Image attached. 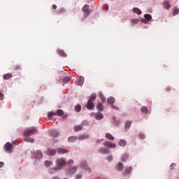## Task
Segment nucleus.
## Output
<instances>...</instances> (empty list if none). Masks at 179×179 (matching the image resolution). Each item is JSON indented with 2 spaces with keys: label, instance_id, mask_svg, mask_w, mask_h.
Returning a JSON list of instances; mask_svg holds the SVG:
<instances>
[{
  "label": "nucleus",
  "instance_id": "f257e3e1",
  "mask_svg": "<svg viewBox=\"0 0 179 179\" xmlns=\"http://www.w3.org/2000/svg\"><path fill=\"white\" fill-rule=\"evenodd\" d=\"M65 164H66V159L64 158L57 159L56 160L57 170H62L65 167Z\"/></svg>",
  "mask_w": 179,
  "mask_h": 179
},
{
  "label": "nucleus",
  "instance_id": "f03ea898",
  "mask_svg": "<svg viewBox=\"0 0 179 179\" xmlns=\"http://www.w3.org/2000/svg\"><path fill=\"white\" fill-rule=\"evenodd\" d=\"M24 136L26 138L31 136V135H36V134H38V130L37 129V127H30L28 129H27L24 132Z\"/></svg>",
  "mask_w": 179,
  "mask_h": 179
},
{
  "label": "nucleus",
  "instance_id": "7ed1b4c3",
  "mask_svg": "<svg viewBox=\"0 0 179 179\" xmlns=\"http://www.w3.org/2000/svg\"><path fill=\"white\" fill-rule=\"evenodd\" d=\"M4 150H6V152H7L8 153H11L12 150H13V148H12V143H6L4 145Z\"/></svg>",
  "mask_w": 179,
  "mask_h": 179
},
{
  "label": "nucleus",
  "instance_id": "20e7f679",
  "mask_svg": "<svg viewBox=\"0 0 179 179\" xmlns=\"http://www.w3.org/2000/svg\"><path fill=\"white\" fill-rule=\"evenodd\" d=\"M82 11L85 13V16H89V15H90V11L89 10V5L85 4L83 7Z\"/></svg>",
  "mask_w": 179,
  "mask_h": 179
},
{
  "label": "nucleus",
  "instance_id": "39448f33",
  "mask_svg": "<svg viewBox=\"0 0 179 179\" xmlns=\"http://www.w3.org/2000/svg\"><path fill=\"white\" fill-rule=\"evenodd\" d=\"M103 146H106V148H110V149H115L116 145L115 144L110 142V141H106L103 143Z\"/></svg>",
  "mask_w": 179,
  "mask_h": 179
},
{
  "label": "nucleus",
  "instance_id": "423d86ee",
  "mask_svg": "<svg viewBox=\"0 0 179 179\" xmlns=\"http://www.w3.org/2000/svg\"><path fill=\"white\" fill-rule=\"evenodd\" d=\"M162 5H163L164 9H170V8H171V4H170V1H169L167 0L164 1Z\"/></svg>",
  "mask_w": 179,
  "mask_h": 179
},
{
  "label": "nucleus",
  "instance_id": "0eeeda50",
  "mask_svg": "<svg viewBox=\"0 0 179 179\" xmlns=\"http://www.w3.org/2000/svg\"><path fill=\"white\" fill-rule=\"evenodd\" d=\"M73 129L75 132H79V131H82L83 129V125L78 124L73 127Z\"/></svg>",
  "mask_w": 179,
  "mask_h": 179
},
{
  "label": "nucleus",
  "instance_id": "6e6552de",
  "mask_svg": "<svg viewBox=\"0 0 179 179\" xmlns=\"http://www.w3.org/2000/svg\"><path fill=\"white\" fill-rule=\"evenodd\" d=\"M131 125H132V121H131V120H127L124 123V129H126V131H128V129H129V128H131Z\"/></svg>",
  "mask_w": 179,
  "mask_h": 179
},
{
  "label": "nucleus",
  "instance_id": "1a4fd4ad",
  "mask_svg": "<svg viewBox=\"0 0 179 179\" xmlns=\"http://www.w3.org/2000/svg\"><path fill=\"white\" fill-rule=\"evenodd\" d=\"M78 170V167L76 166H73V168H71L68 172L67 174L69 175H72V174H75V173H76V171Z\"/></svg>",
  "mask_w": 179,
  "mask_h": 179
},
{
  "label": "nucleus",
  "instance_id": "9d476101",
  "mask_svg": "<svg viewBox=\"0 0 179 179\" xmlns=\"http://www.w3.org/2000/svg\"><path fill=\"white\" fill-rule=\"evenodd\" d=\"M69 151L65 148H59L57 149V153L59 155H64V153H68Z\"/></svg>",
  "mask_w": 179,
  "mask_h": 179
},
{
  "label": "nucleus",
  "instance_id": "9b49d317",
  "mask_svg": "<svg viewBox=\"0 0 179 179\" xmlns=\"http://www.w3.org/2000/svg\"><path fill=\"white\" fill-rule=\"evenodd\" d=\"M50 135L52 138H58L59 136V132L56 130H52L50 131Z\"/></svg>",
  "mask_w": 179,
  "mask_h": 179
},
{
  "label": "nucleus",
  "instance_id": "f8f14e48",
  "mask_svg": "<svg viewBox=\"0 0 179 179\" xmlns=\"http://www.w3.org/2000/svg\"><path fill=\"white\" fill-rule=\"evenodd\" d=\"M87 108L88 110H94V103L93 102H87Z\"/></svg>",
  "mask_w": 179,
  "mask_h": 179
},
{
  "label": "nucleus",
  "instance_id": "ddd939ff",
  "mask_svg": "<svg viewBox=\"0 0 179 179\" xmlns=\"http://www.w3.org/2000/svg\"><path fill=\"white\" fill-rule=\"evenodd\" d=\"M117 171H122L124 170V164H122V162L117 164Z\"/></svg>",
  "mask_w": 179,
  "mask_h": 179
},
{
  "label": "nucleus",
  "instance_id": "4468645a",
  "mask_svg": "<svg viewBox=\"0 0 179 179\" xmlns=\"http://www.w3.org/2000/svg\"><path fill=\"white\" fill-rule=\"evenodd\" d=\"M132 171L131 166H127L124 172V176H128Z\"/></svg>",
  "mask_w": 179,
  "mask_h": 179
},
{
  "label": "nucleus",
  "instance_id": "2eb2a0df",
  "mask_svg": "<svg viewBox=\"0 0 179 179\" xmlns=\"http://www.w3.org/2000/svg\"><path fill=\"white\" fill-rule=\"evenodd\" d=\"M13 75L10 73H8L3 75V78L5 80H9V79H10V78H12Z\"/></svg>",
  "mask_w": 179,
  "mask_h": 179
},
{
  "label": "nucleus",
  "instance_id": "dca6fc26",
  "mask_svg": "<svg viewBox=\"0 0 179 179\" xmlns=\"http://www.w3.org/2000/svg\"><path fill=\"white\" fill-rule=\"evenodd\" d=\"M56 153H57V151L55 150L49 149L47 151V155H48L49 156H55V155H56Z\"/></svg>",
  "mask_w": 179,
  "mask_h": 179
},
{
  "label": "nucleus",
  "instance_id": "f3484780",
  "mask_svg": "<svg viewBox=\"0 0 179 179\" xmlns=\"http://www.w3.org/2000/svg\"><path fill=\"white\" fill-rule=\"evenodd\" d=\"M35 156L36 159H41V157H43V152L40 150H37L35 152Z\"/></svg>",
  "mask_w": 179,
  "mask_h": 179
},
{
  "label": "nucleus",
  "instance_id": "a211bd4d",
  "mask_svg": "<svg viewBox=\"0 0 179 179\" xmlns=\"http://www.w3.org/2000/svg\"><path fill=\"white\" fill-rule=\"evenodd\" d=\"M107 102L108 103V104H114L115 103V98L110 96L108 99Z\"/></svg>",
  "mask_w": 179,
  "mask_h": 179
},
{
  "label": "nucleus",
  "instance_id": "6ab92c4d",
  "mask_svg": "<svg viewBox=\"0 0 179 179\" xmlns=\"http://www.w3.org/2000/svg\"><path fill=\"white\" fill-rule=\"evenodd\" d=\"M69 142L73 143L78 141V137L76 136H70L68 138Z\"/></svg>",
  "mask_w": 179,
  "mask_h": 179
},
{
  "label": "nucleus",
  "instance_id": "aec40b11",
  "mask_svg": "<svg viewBox=\"0 0 179 179\" xmlns=\"http://www.w3.org/2000/svg\"><path fill=\"white\" fill-rule=\"evenodd\" d=\"M85 83V80L83 78H80L77 81H76V84L78 86H82Z\"/></svg>",
  "mask_w": 179,
  "mask_h": 179
},
{
  "label": "nucleus",
  "instance_id": "412c9836",
  "mask_svg": "<svg viewBox=\"0 0 179 179\" xmlns=\"http://www.w3.org/2000/svg\"><path fill=\"white\" fill-rule=\"evenodd\" d=\"M96 100V94H92L88 100V102L90 103H93V101H94Z\"/></svg>",
  "mask_w": 179,
  "mask_h": 179
},
{
  "label": "nucleus",
  "instance_id": "4be33fe9",
  "mask_svg": "<svg viewBox=\"0 0 179 179\" xmlns=\"http://www.w3.org/2000/svg\"><path fill=\"white\" fill-rule=\"evenodd\" d=\"M95 118L96 120H103V118H104V115H103L101 113H96Z\"/></svg>",
  "mask_w": 179,
  "mask_h": 179
},
{
  "label": "nucleus",
  "instance_id": "5701e85b",
  "mask_svg": "<svg viewBox=\"0 0 179 179\" xmlns=\"http://www.w3.org/2000/svg\"><path fill=\"white\" fill-rule=\"evenodd\" d=\"M105 138H106V139H109V141H114V136H113L110 133H106Z\"/></svg>",
  "mask_w": 179,
  "mask_h": 179
},
{
  "label": "nucleus",
  "instance_id": "b1692460",
  "mask_svg": "<svg viewBox=\"0 0 179 179\" xmlns=\"http://www.w3.org/2000/svg\"><path fill=\"white\" fill-rule=\"evenodd\" d=\"M55 115H58L59 117H62V115H64V110H61V109H58L56 112H55Z\"/></svg>",
  "mask_w": 179,
  "mask_h": 179
},
{
  "label": "nucleus",
  "instance_id": "393cba45",
  "mask_svg": "<svg viewBox=\"0 0 179 179\" xmlns=\"http://www.w3.org/2000/svg\"><path fill=\"white\" fill-rule=\"evenodd\" d=\"M101 153H103V155H108L110 153V150L107 148L101 149L99 150Z\"/></svg>",
  "mask_w": 179,
  "mask_h": 179
},
{
  "label": "nucleus",
  "instance_id": "a878e982",
  "mask_svg": "<svg viewBox=\"0 0 179 179\" xmlns=\"http://www.w3.org/2000/svg\"><path fill=\"white\" fill-rule=\"evenodd\" d=\"M133 12L134 13H136L137 15H141L142 14V11L141 10V9H139L138 8H133Z\"/></svg>",
  "mask_w": 179,
  "mask_h": 179
},
{
  "label": "nucleus",
  "instance_id": "bb28decb",
  "mask_svg": "<svg viewBox=\"0 0 179 179\" xmlns=\"http://www.w3.org/2000/svg\"><path fill=\"white\" fill-rule=\"evenodd\" d=\"M57 171H58V169H57V167H55V168H50V169H49L48 173H49V174H54Z\"/></svg>",
  "mask_w": 179,
  "mask_h": 179
},
{
  "label": "nucleus",
  "instance_id": "cd10ccee",
  "mask_svg": "<svg viewBox=\"0 0 179 179\" xmlns=\"http://www.w3.org/2000/svg\"><path fill=\"white\" fill-rule=\"evenodd\" d=\"M104 107L103 106V103H99L97 106H96V109L98 110V111H103Z\"/></svg>",
  "mask_w": 179,
  "mask_h": 179
},
{
  "label": "nucleus",
  "instance_id": "c85d7f7f",
  "mask_svg": "<svg viewBox=\"0 0 179 179\" xmlns=\"http://www.w3.org/2000/svg\"><path fill=\"white\" fill-rule=\"evenodd\" d=\"M120 146H127V141L122 139L119 141Z\"/></svg>",
  "mask_w": 179,
  "mask_h": 179
},
{
  "label": "nucleus",
  "instance_id": "c756f323",
  "mask_svg": "<svg viewBox=\"0 0 179 179\" xmlns=\"http://www.w3.org/2000/svg\"><path fill=\"white\" fill-rule=\"evenodd\" d=\"M44 165L46 167H51V166H52V162L51 161H45L44 162Z\"/></svg>",
  "mask_w": 179,
  "mask_h": 179
},
{
  "label": "nucleus",
  "instance_id": "7c9ffc66",
  "mask_svg": "<svg viewBox=\"0 0 179 179\" xmlns=\"http://www.w3.org/2000/svg\"><path fill=\"white\" fill-rule=\"evenodd\" d=\"M141 113H143V114H148V107H146V106H143V107L141 108Z\"/></svg>",
  "mask_w": 179,
  "mask_h": 179
},
{
  "label": "nucleus",
  "instance_id": "2f4dec72",
  "mask_svg": "<svg viewBox=\"0 0 179 179\" xmlns=\"http://www.w3.org/2000/svg\"><path fill=\"white\" fill-rule=\"evenodd\" d=\"M54 115H56L55 112H49L48 114V117L49 120H52V117H54Z\"/></svg>",
  "mask_w": 179,
  "mask_h": 179
},
{
  "label": "nucleus",
  "instance_id": "473e14b6",
  "mask_svg": "<svg viewBox=\"0 0 179 179\" xmlns=\"http://www.w3.org/2000/svg\"><path fill=\"white\" fill-rule=\"evenodd\" d=\"M80 110H82V106L80 105L76 106L75 110L76 113H80Z\"/></svg>",
  "mask_w": 179,
  "mask_h": 179
},
{
  "label": "nucleus",
  "instance_id": "72a5a7b5",
  "mask_svg": "<svg viewBox=\"0 0 179 179\" xmlns=\"http://www.w3.org/2000/svg\"><path fill=\"white\" fill-rule=\"evenodd\" d=\"M13 69H15V71H19L22 69V66H20V64H16L13 66Z\"/></svg>",
  "mask_w": 179,
  "mask_h": 179
},
{
  "label": "nucleus",
  "instance_id": "f704fd0d",
  "mask_svg": "<svg viewBox=\"0 0 179 179\" xmlns=\"http://www.w3.org/2000/svg\"><path fill=\"white\" fill-rule=\"evenodd\" d=\"M139 23V19H133L131 20V24L134 26L135 24H138Z\"/></svg>",
  "mask_w": 179,
  "mask_h": 179
},
{
  "label": "nucleus",
  "instance_id": "c9c22d12",
  "mask_svg": "<svg viewBox=\"0 0 179 179\" xmlns=\"http://www.w3.org/2000/svg\"><path fill=\"white\" fill-rule=\"evenodd\" d=\"M144 17L146 20H152V15L150 14H145Z\"/></svg>",
  "mask_w": 179,
  "mask_h": 179
},
{
  "label": "nucleus",
  "instance_id": "e433bc0d",
  "mask_svg": "<svg viewBox=\"0 0 179 179\" xmlns=\"http://www.w3.org/2000/svg\"><path fill=\"white\" fill-rule=\"evenodd\" d=\"M64 82L68 83L69 80H71V76H65L63 78Z\"/></svg>",
  "mask_w": 179,
  "mask_h": 179
},
{
  "label": "nucleus",
  "instance_id": "4c0bfd02",
  "mask_svg": "<svg viewBox=\"0 0 179 179\" xmlns=\"http://www.w3.org/2000/svg\"><path fill=\"white\" fill-rule=\"evenodd\" d=\"M25 141L26 142H31V143H33V142H34V139L31 138L27 137L25 138Z\"/></svg>",
  "mask_w": 179,
  "mask_h": 179
},
{
  "label": "nucleus",
  "instance_id": "58836bf2",
  "mask_svg": "<svg viewBox=\"0 0 179 179\" xmlns=\"http://www.w3.org/2000/svg\"><path fill=\"white\" fill-rule=\"evenodd\" d=\"M58 53L62 57H66V55L64 50H60L58 51Z\"/></svg>",
  "mask_w": 179,
  "mask_h": 179
},
{
  "label": "nucleus",
  "instance_id": "ea45409f",
  "mask_svg": "<svg viewBox=\"0 0 179 179\" xmlns=\"http://www.w3.org/2000/svg\"><path fill=\"white\" fill-rule=\"evenodd\" d=\"M72 164H73V160L72 159L69 160L67 162V166H69L70 167H71Z\"/></svg>",
  "mask_w": 179,
  "mask_h": 179
},
{
  "label": "nucleus",
  "instance_id": "a19ab883",
  "mask_svg": "<svg viewBox=\"0 0 179 179\" xmlns=\"http://www.w3.org/2000/svg\"><path fill=\"white\" fill-rule=\"evenodd\" d=\"M126 160H128V156L127 155H124L122 157V162H126Z\"/></svg>",
  "mask_w": 179,
  "mask_h": 179
},
{
  "label": "nucleus",
  "instance_id": "79ce46f5",
  "mask_svg": "<svg viewBox=\"0 0 179 179\" xmlns=\"http://www.w3.org/2000/svg\"><path fill=\"white\" fill-rule=\"evenodd\" d=\"M179 13V8H175V10H173V15L175 16V15H178Z\"/></svg>",
  "mask_w": 179,
  "mask_h": 179
},
{
  "label": "nucleus",
  "instance_id": "37998d69",
  "mask_svg": "<svg viewBox=\"0 0 179 179\" xmlns=\"http://www.w3.org/2000/svg\"><path fill=\"white\" fill-rule=\"evenodd\" d=\"M140 139H143L145 138V134L143 133H139Z\"/></svg>",
  "mask_w": 179,
  "mask_h": 179
},
{
  "label": "nucleus",
  "instance_id": "c03bdc74",
  "mask_svg": "<svg viewBox=\"0 0 179 179\" xmlns=\"http://www.w3.org/2000/svg\"><path fill=\"white\" fill-rule=\"evenodd\" d=\"M80 178H82V174L76 175V179H80Z\"/></svg>",
  "mask_w": 179,
  "mask_h": 179
},
{
  "label": "nucleus",
  "instance_id": "a18cd8bd",
  "mask_svg": "<svg viewBox=\"0 0 179 179\" xmlns=\"http://www.w3.org/2000/svg\"><path fill=\"white\" fill-rule=\"evenodd\" d=\"M101 100L102 103H106V97L101 96Z\"/></svg>",
  "mask_w": 179,
  "mask_h": 179
},
{
  "label": "nucleus",
  "instance_id": "49530a36",
  "mask_svg": "<svg viewBox=\"0 0 179 179\" xmlns=\"http://www.w3.org/2000/svg\"><path fill=\"white\" fill-rule=\"evenodd\" d=\"M108 162H111V160H113V156L109 155V156L108 157Z\"/></svg>",
  "mask_w": 179,
  "mask_h": 179
},
{
  "label": "nucleus",
  "instance_id": "de8ad7c7",
  "mask_svg": "<svg viewBox=\"0 0 179 179\" xmlns=\"http://www.w3.org/2000/svg\"><path fill=\"white\" fill-rule=\"evenodd\" d=\"M0 100H3V94L0 92Z\"/></svg>",
  "mask_w": 179,
  "mask_h": 179
},
{
  "label": "nucleus",
  "instance_id": "09e8293b",
  "mask_svg": "<svg viewBox=\"0 0 179 179\" xmlns=\"http://www.w3.org/2000/svg\"><path fill=\"white\" fill-rule=\"evenodd\" d=\"M112 108H114V110H120V108H118L116 106H113Z\"/></svg>",
  "mask_w": 179,
  "mask_h": 179
},
{
  "label": "nucleus",
  "instance_id": "8fccbe9b",
  "mask_svg": "<svg viewBox=\"0 0 179 179\" xmlns=\"http://www.w3.org/2000/svg\"><path fill=\"white\" fill-rule=\"evenodd\" d=\"M96 113H90V116H91V117H96Z\"/></svg>",
  "mask_w": 179,
  "mask_h": 179
},
{
  "label": "nucleus",
  "instance_id": "3c124183",
  "mask_svg": "<svg viewBox=\"0 0 179 179\" xmlns=\"http://www.w3.org/2000/svg\"><path fill=\"white\" fill-rule=\"evenodd\" d=\"M104 141V139L97 140V141H96V143H100V142H101V141Z\"/></svg>",
  "mask_w": 179,
  "mask_h": 179
},
{
  "label": "nucleus",
  "instance_id": "603ef678",
  "mask_svg": "<svg viewBox=\"0 0 179 179\" xmlns=\"http://www.w3.org/2000/svg\"><path fill=\"white\" fill-rule=\"evenodd\" d=\"M4 164L3 162H0V167H3Z\"/></svg>",
  "mask_w": 179,
  "mask_h": 179
},
{
  "label": "nucleus",
  "instance_id": "864d4df0",
  "mask_svg": "<svg viewBox=\"0 0 179 179\" xmlns=\"http://www.w3.org/2000/svg\"><path fill=\"white\" fill-rule=\"evenodd\" d=\"M52 8H53V9H57V5L53 4Z\"/></svg>",
  "mask_w": 179,
  "mask_h": 179
},
{
  "label": "nucleus",
  "instance_id": "5fc2aeb1",
  "mask_svg": "<svg viewBox=\"0 0 179 179\" xmlns=\"http://www.w3.org/2000/svg\"><path fill=\"white\" fill-rule=\"evenodd\" d=\"M176 166V164H172L171 165V167H175Z\"/></svg>",
  "mask_w": 179,
  "mask_h": 179
},
{
  "label": "nucleus",
  "instance_id": "6e6d98bb",
  "mask_svg": "<svg viewBox=\"0 0 179 179\" xmlns=\"http://www.w3.org/2000/svg\"><path fill=\"white\" fill-rule=\"evenodd\" d=\"M64 179H68V178H64Z\"/></svg>",
  "mask_w": 179,
  "mask_h": 179
}]
</instances>
